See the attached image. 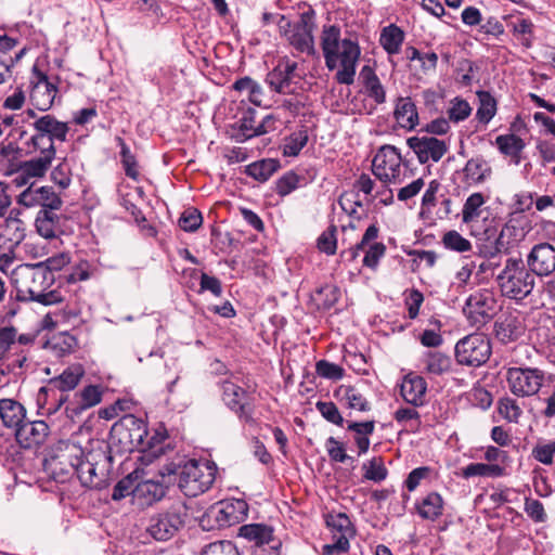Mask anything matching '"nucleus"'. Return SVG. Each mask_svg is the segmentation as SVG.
<instances>
[{
	"label": "nucleus",
	"instance_id": "f257e3e1",
	"mask_svg": "<svg viewBox=\"0 0 555 555\" xmlns=\"http://www.w3.org/2000/svg\"><path fill=\"white\" fill-rule=\"evenodd\" d=\"M321 48L325 65L330 70L340 66L335 76L337 82L341 85L353 83L361 53L358 42L350 38H341L338 26L327 25L322 29Z\"/></svg>",
	"mask_w": 555,
	"mask_h": 555
},
{
	"label": "nucleus",
	"instance_id": "f03ea898",
	"mask_svg": "<svg viewBox=\"0 0 555 555\" xmlns=\"http://www.w3.org/2000/svg\"><path fill=\"white\" fill-rule=\"evenodd\" d=\"M178 475V486L186 496H197L207 491L216 478V468L208 462L188 461L182 466L170 464L160 470V476Z\"/></svg>",
	"mask_w": 555,
	"mask_h": 555
},
{
	"label": "nucleus",
	"instance_id": "7ed1b4c3",
	"mask_svg": "<svg viewBox=\"0 0 555 555\" xmlns=\"http://www.w3.org/2000/svg\"><path fill=\"white\" fill-rule=\"evenodd\" d=\"M498 282L504 296L522 300L532 293L535 276L521 259L508 258L498 275Z\"/></svg>",
	"mask_w": 555,
	"mask_h": 555
},
{
	"label": "nucleus",
	"instance_id": "20e7f679",
	"mask_svg": "<svg viewBox=\"0 0 555 555\" xmlns=\"http://www.w3.org/2000/svg\"><path fill=\"white\" fill-rule=\"evenodd\" d=\"M74 457L72 466L75 468L78 479L83 487L100 489L105 483V469L108 457L103 451H94L86 456L80 448L69 447Z\"/></svg>",
	"mask_w": 555,
	"mask_h": 555
},
{
	"label": "nucleus",
	"instance_id": "39448f33",
	"mask_svg": "<svg viewBox=\"0 0 555 555\" xmlns=\"http://www.w3.org/2000/svg\"><path fill=\"white\" fill-rule=\"evenodd\" d=\"M67 131L65 122L57 121L50 115L37 119V149L41 150L40 156L37 157V178L43 175L54 158L55 149L52 141H65Z\"/></svg>",
	"mask_w": 555,
	"mask_h": 555
},
{
	"label": "nucleus",
	"instance_id": "423d86ee",
	"mask_svg": "<svg viewBox=\"0 0 555 555\" xmlns=\"http://www.w3.org/2000/svg\"><path fill=\"white\" fill-rule=\"evenodd\" d=\"M373 173L385 183H401L409 177L408 165L392 145L382 146L372 163Z\"/></svg>",
	"mask_w": 555,
	"mask_h": 555
},
{
	"label": "nucleus",
	"instance_id": "0eeeda50",
	"mask_svg": "<svg viewBox=\"0 0 555 555\" xmlns=\"http://www.w3.org/2000/svg\"><path fill=\"white\" fill-rule=\"evenodd\" d=\"M546 374L538 367L513 366L505 373L509 391L518 398L537 395L544 385Z\"/></svg>",
	"mask_w": 555,
	"mask_h": 555
},
{
	"label": "nucleus",
	"instance_id": "6e6552de",
	"mask_svg": "<svg viewBox=\"0 0 555 555\" xmlns=\"http://www.w3.org/2000/svg\"><path fill=\"white\" fill-rule=\"evenodd\" d=\"M280 33L284 35L292 47L297 51L307 53L309 55L315 54L314 40L312 31L314 24L310 13H302L300 21L292 25L291 22L284 16H279Z\"/></svg>",
	"mask_w": 555,
	"mask_h": 555
},
{
	"label": "nucleus",
	"instance_id": "1a4fd4ad",
	"mask_svg": "<svg viewBox=\"0 0 555 555\" xmlns=\"http://www.w3.org/2000/svg\"><path fill=\"white\" fill-rule=\"evenodd\" d=\"M490 354V341L482 334L468 335L455 345V358L461 365L480 366Z\"/></svg>",
	"mask_w": 555,
	"mask_h": 555
},
{
	"label": "nucleus",
	"instance_id": "9d476101",
	"mask_svg": "<svg viewBox=\"0 0 555 555\" xmlns=\"http://www.w3.org/2000/svg\"><path fill=\"white\" fill-rule=\"evenodd\" d=\"M498 310V301L492 292L488 289L472 294L464 307V313L470 324L480 327L489 322Z\"/></svg>",
	"mask_w": 555,
	"mask_h": 555
},
{
	"label": "nucleus",
	"instance_id": "9b49d317",
	"mask_svg": "<svg viewBox=\"0 0 555 555\" xmlns=\"http://www.w3.org/2000/svg\"><path fill=\"white\" fill-rule=\"evenodd\" d=\"M185 515L182 507L173 506L151 517L147 532L157 541L170 540L183 527Z\"/></svg>",
	"mask_w": 555,
	"mask_h": 555
},
{
	"label": "nucleus",
	"instance_id": "f8f14e48",
	"mask_svg": "<svg viewBox=\"0 0 555 555\" xmlns=\"http://www.w3.org/2000/svg\"><path fill=\"white\" fill-rule=\"evenodd\" d=\"M241 537L254 541L259 555H282V541L274 535L271 526L263 524L245 525L240 529Z\"/></svg>",
	"mask_w": 555,
	"mask_h": 555
},
{
	"label": "nucleus",
	"instance_id": "ddd939ff",
	"mask_svg": "<svg viewBox=\"0 0 555 555\" xmlns=\"http://www.w3.org/2000/svg\"><path fill=\"white\" fill-rule=\"evenodd\" d=\"M406 144L422 164L439 162L449 150L444 140L433 135L412 137L406 140Z\"/></svg>",
	"mask_w": 555,
	"mask_h": 555
},
{
	"label": "nucleus",
	"instance_id": "4468645a",
	"mask_svg": "<svg viewBox=\"0 0 555 555\" xmlns=\"http://www.w3.org/2000/svg\"><path fill=\"white\" fill-rule=\"evenodd\" d=\"M526 266L534 276L552 275L555 272V247L550 243L534 245L527 255Z\"/></svg>",
	"mask_w": 555,
	"mask_h": 555
},
{
	"label": "nucleus",
	"instance_id": "2eb2a0df",
	"mask_svg": "<svg viewBox=\"0 0 555 555\" xmlns=\"http://www.w3.org/2000/svg\"><path fill=\"white\" fill-rule=\"evenodd\" d=\"M297 63L289 59H284L271 70L266 78L267 83L272 90L279 93H293L296 78H300L296 74Z\"/></svg>",
	"mask_w": 555,
	"mask_h": 555
},
{
	"label": "nucleus",
	"instance_id": "dca6fc26",
	"mask_svg": "<svg viewBox=\"0 0 555 555\" xmlns=\"http://www.w3.org/2000/svg\"><path fill=\"white\" fill-rule=\"evenodd\" d=\"M326 525L333 531L335 542L324 546V553L331 555L335 551L346 552L349 548L348 535L351 533V521L346 514H330L326 517Z\"/></svg>",
	"mask_w": 555,
	"mask_h": 555
},
{
	"label": "nucleus",
	"instance_id": "f3484780",
	"mask_svg": "<svg viewBox=\"0 0 555 555\" xmlns=\"http://www.w3.org/2000/svg\"><path fill=\"white\" fill-rule=\"evenodd\" d=\"M222 400L233 412H235L241 421L253 423V409L244 402L246 397L245 390L236 384L224 380L221 384Z\"/></svg>",
	"mask_w": 555,
	"mask_h": 555
},
{
	"label": "nucleus",
	"instance_id": "a211bd4d",
	"mask_svg": "<svg viewBox=\"0 0 555 555\" xmlns=\"http://www.w3.org/2000/svg\"><path fill=\"white\" fill-rule=\"evenodd\" d=\"M166 494V486L159 480H143L131 490L132 502L141 508L160 501Z\"/></svg>",
	"mask_w": 555,
	"mask_h": 555
},
{
	"label": "nucleus",
	"instance_id": "6ab92c4d",
	"mask_svg": "<svg viewBox=\"0 0 555 555\" xmlns=\"http://www.w3.org/2000/svg\"><path fill=\"white\" fill-rule=\"evenodd\" d=\"M427 384L422 376L408 374L400 386L403 400L413 405L422 406L425 403Z\"/></svg>",
	"mask_w": 555,
	"mask_h": 555
},
{
	"label": "nucleus",
	"instance_id": "aec40b11",
	"mask_svg": "<svg viewBox=\"0 0 555 555\" xmlns=\"http://www.w3.org/2000/svg\"><path fill=\"white\" fill-rule=\"evenodd\" d=\"M57 218L54 211L40 210L37 212V233L43 238V244L37 242V247L41 249V256L48 255L47 243L54 248H57L61 244V240L55 235L54 221Z\"/></svg>",
	"mask_w": 555,
	"mask_h": 555
},
{
	"label": "nucleus",
	"instance_id": "412c9836",
	"mask_svg": "<svg viewBox=\"0 0 555 555\" xmlns=\"http://www.w3.org/2000/svg\"><path fill=\"white\" fill-rule=\"evenodd\" d=\"M85 374V370L80 364L72 365L63 371L57 377H53L49 380V386L41 387L37 393V401H40V395L47 393L50 389H59L61 391H68L74 389L81 377Z\"/></svg>",
	"mask_w": 555,
	"mask_h": 555
},
{
	"label": "nucleus",
	"instance_id": "4be33fe9",
	"mask_svg": "<svg viewBox=\"0 0 555 555\" xmlns=\"http://www.w3.org/2000/svg\"><path fill=\"white\" fill-rule=\"evenodd\" d=\"M102 400V389L100 386L89 385L81 391L74 395V399L66 406V411L72 416L79 415L83 411L99 404Z\"/></svg>",
	"mask_w": 555,
	"mask_h": 555
},
{
	"label": "nucleus",
	"instance_id": "5701e85b",
	"mask_svg": "<svg viewBox=\"0 0 555 555\" xmlns=\"http://www.w3.org/2000/svg\"><path fill=\"white\" fill-rule=\"evenodd\" d=\"M69 256L66 253H57L46 260L37 261V275H42L41 284L50 287L55 281V273L69 263Z\"/></svg>",
	"mask_w": 555,
	"mask_h": 555
},
{
	"label": "nucleus",
	"instance_id": "b1692460",
	"mask_svg": "<svg viewBox=\"0 0 555 555\" xmlns=\"http://www.w3.org/2000/svg\"><path fill=\"white\" fill-rule=\"evenodd\" d=\"M462 172L467 185H477L483 183L491 176L492 169L482 156H475L466 162Z\"/></svg>",
	"mask_w": 555,
	"mask_h": 555
},
{
	"label": "nucleus",
	"instance_id": "393cba45",
	"mask_svg": "<svg viewBox=\"0 0 555 555\" xmlns=\"http://www.w3.org/2000/svg\"><path fill=\"white\" fill-rule=\"evenodd\" d=\"M451 358L440 351H426L421 358V370L431 376H440L450 372Z\"/></svg>",
	"mask_w": 555,
	"mask_h": 555
},
{
	"label": "nucleus",
	"instance_id": "a878e982",
	"mask_svg": "<svg viewBox=\"0 0 555 555\" xmlns=\"http://www.w3.org/2000/svg\"><path fill=\"white\" fill-rule=\"evenodd\" d=\"M31 268H34L33 264L21 267L20 271L16 272L15 278H13V283L16 291L15 298L17 301L27 302L35 300V291L33 288L35 276L30 272Z\"/></svg>",
	"mask_w": 555,
	"mask_h": 555
},
{
	"label": "nucleus",
	"instance_id": "bb28decb",
	"mask_svg": "<svg viewBox=\"0 0 555 555\" xmlns=\"http://www.w3.org/2000/svg\"><path fill=\"white\" fill-rule=\"evenodd\" d=\"M393 115L401 128L412 130L418 125L417 109L410 98L398 99Z\"/></svg>",
	"mask_w": 555,
	"mask_h": 555
},
{
	"label": "nucleus",
	"instance_id": "cd10ccee",
	"mask_svg": "<svg viewBox=\"0 0 555 555\" xmlns=\"http://www.w3.org/2000/svg\"><path fill=\"white\" fill-rule=\"evenodd\" d=\"M244 507L245 503L243 501H236V503L220 502L211 508L210 513L215 515L220 526H231L241 520L238 513Z\"/></svg>",
	"mask_w": 555,
	"mask_h": 555
},
{
	"label": "nucleus",
	"instance_id": "c85d7f7f",
	"mask_svg": "<svg viewBox=\"0 0 555 555\" xmlns=\"http://www.w3.org/2000/svg\"><path fill=\"white\" fill-rule=\"evenodd\" d=\"M57 90L47 76L37 70V109L48 111L55 100Z\"/></svg>",
	"mask_w": 555,
	"mask_h": 555
},
{
	"label": "nucleus",
	"instance_id": "c756f323",
	"mask_svg": "<svg viewBox=\"0 0 555 555\" xmlns=\"http://www.w3.org/2000/svg\"><path fill=\"white\" fill-rule=\"evenodd\" d=\"M26 411L24 406L12 399L0 400V418L4 426L11 428L25 418Z\"/></svg>",
	"mask_w": 555,
	"mask_h": 555
},
{
	"label": "nucleus",
	"instance_id": "7c9ffc66",
	"mask_svg": "<svg viewBox=\"0 0 555 555\" xmlns=\"http://www.w3.org/2000/svg\"><path fill=\"white\" fill-rule=\"evenodd\" d=\"M12 135L14 140L3 145V153L14 152L17 158L31 153L35 146V134H28L26 131L16 129Z\"/></svg>",
	"mask_w": 555,
	"mask_h": 555
},
{
	"label": "nucleus",
	"instance_id": "2f4dec72",
	"mask_svg": "<svg viewBox=\"0 0 555 555\" xmlns=\"http://www.w3.org/2000/svg\"><path fill=\"white\" fill-rule=\"evenodd\" d=\"M496 337L504 344L517 340L524 334L521 322L514 317H507L495 323Z\"/></svg>",
	"mask_w": 555,
	"mask_h": 555
},
{
	"label": "nucleus",
	"instance_id": "473e14b6",
	"mask_svg": "<svg viewBox=\"0 0 555 555\" xmlns=\"http://www.w3.org/2000/svg\"><path fill=\"white\" fill-rule=\"evenodd\" d=\"M360 76L363 80L367 95L372 98L377 104L384 103L386 100L385 89L374 70L370 66H364L361 69Z\"/></svg>",
	"mask_w": 555,
	"mask_h": 555
},
{
	"label": "nucleus",
	"instance_id": "72a5a7b5",
	"mask_svg": "<svg viewBox=\"0 0 555 555\" xmlns=\"http://www.w3.org/2000/svg\"><path fill=\"white\" fill-rule=\"evenodd\" d=\"M443 500L437 492L427 494L417 505L418 515L428 520H435L442 515Z\"/></svg>",
	"mask_w": 555,
	"mask_h": 555
},
{
	"label": "nucleus",
	"instance_id": "f704fd0d",
	"mask_svg": "<svg viewBox=\"0 0 555 555\" xmlns=\"http://www.w3.org/2000/svg\"><path fill=\"white\" fill-rule=\"evenodd\" d=\"M486 204V197L480 192L470 194L462 209V221L466 224L477 222L482 214V206Z\"/></svg>",
	"mask_w": 555,
	"mask_h": 555
},
{
	"label": "nucleus",
	"instance_id": "c9c22d12",
	"mask_svg": "<svg viewBox=\"0 0 555 555\" xmlns=\"http://www.w3.org/2000/svg\"><path fill=\"white\" fill-rule=\"evenodd\" d=\"M347 428L356 434L354 441L359 449V454L366 453L370 448L369 436L372 435L375 429V422H351L348 424Z\"/></svg>",
	"mask_w": 555,
	"mask_h": 555
},
{
	"label": "nucleus",
	"instance_id": "e433bc0d",
	"mask_svg": "<svg viewBox=\"0 0 555 555\" xmlns=\"http://www.w3.org/2000/svg\"><path fill=\"white\" fill-rule=\"evenodd\" d=\"M403 39V31L396 25H389L382 30L379 42L389 54H396L400 51Z\"/></svg>",
	"mask_w": 555,
	"mask_h": 555
},
{
	"label": "nucleus",
	"instance_id": "4c0bfd02",
	"mask_svg": "<svg viewBox=\"0 0 555 555\" xmlns=\"http://www.w3.org/2000/svg\"><path fill=\"white\" fill-rule=\"evenodd\" d=\"M308 130L305 127L292 132L284 139L283 155L297 156L308 143Z\"/></svg>",
	"mask_w": 555,
	"mask_h": 555
},
{
	"label": "nucleus",
	"instance_id": "58836bf2",
	"mask_svg": "<svg viewBox=\"0 0 555 555\" xmlns=\"http://www.w3.org/2000/svg\"><path fill=\"white\" fill-rule=\"evenodd\" d=\"M279 168V163L274 159H261L246 167L245 172L257 181H267Z\"/></svg>",
	"mask_w": 555,
	"mask_h": 555
},
{
	"label": "nucleus",
	"instance_id": "ea45409f",
	"mask_svg": "<svg viewBox=\"0 0 555 555\" xmlns=\"http://www.w3.org/2000/svg\"><path fill=\"white\" fill-rule=\"evenodd\" d=\"M339 393H341V401H344L345 404L351 410L365 412L371 409L370 402L354 387H351V386L340 387Z\"/></svg>",
	"mask_w": 555,
	"mask_h": 555
},
{
	"label": "nucleus",
	"instance_id": "a19ab883",
	"mask_svg": "<svg viewBox=\"0 0 555 555\" xmlns=\"http://www.w3.org/2000/svg\"><path fill=\"white\" fill-rule=\"evenodd\" d=\"M13 173L12 183L16 188H33L35 185V158L21 163Z\"/></svg>",
	"mask_w": 555,
	"mask_h": 555
},
{
	"label": "nucleus",
	"instance_id": "79ce46f5",
	"mask_svg": "<svg viewBox=\"0 0 555 555\" xmlns=\"http://www.w3.org/2000/svg\"><path fill=\"white\" fill-rule=\"evenodd\" d=\"M495 144L502 154L511 157H518L525 149V142L516 134L499 135Z\"/></svg>",
	"mask_w": 555,
	"mask_h": 555
},
{
	"label": "nucleus",
	"instance_id": "37998d69",
	"mask_svg": "<svg viewBox=\"0 0 555 555\" xmlns=\"http://www.w3.org/2000/svg\"><path fill=\"white\" fill-rule=\"evenodd\" d=\"M416 408L401 406L393 413V418L405 429L416 431L421 426V415Z\"/></svg>",
	"mask_w": 555,
	"mask_h": 555
},
{
	"label": "nucleus",
	"instance_id": "c03bdc74",
	"mask_svg": "<svg viewBox=\"0 0 555 555\" xmlns=\"http://www.w3.org/2000/svg\"><path fill=\"white\" fill-rule=\"evenodd\" d=\"M504 475V468L498 464L470 463L463 468V476L470 478L480 477H501Z\"/></svg>",
	"mask_w": 555,
	"mask_h": 555
},
{
	"label": "nucleus",
	"instance_id": "a18cd8bd",
	"mask_svg": "<svg viewBox=\"0 0 555 555\" xmlns=\"http://www.w3.org/2000/svg\"><path fill=\"white\" fill-rule=\"evenodd\" d=\"M15 439L23 449H31L35 446V421L23 420L15 425Z\"/></svg>",
	"mask_w": 555,
	"mask_h": 555
},
{
	"label": "nucleus",
	"instance_id": "49530a36",
	"mask_svg": "<svg viewBox=\"0 0 555 555\" xmlns=\"http://www.w3.org/2000/svg\"><path fill=\"white\" fill-rule=\"evenodd\" d=\"M498 412L505 421L516 424L522 415V410L517 400L507 396L498 401Z\"/></svg>",
	"mask_w": 555,
	"mask_h": 555
},
{
	"label": "nucleus",
	"instance_id": "de8ad7c7",
	"mask_svg": "<svg viewBox=\"0 0 555 555\" xmlns=\"http://www.w3.org/2000/svg\"><path fill=\"white\" fill-rule=\"evenodd\" d=\"M240 132L243 140L250 139L256 135H261L268 132V129L263 125H257L255 119V112L248 111L240 119L238 126Z\"/></svg>",
	"mask_w": 555,
	"mask_h": 555
},
{
	"label": "nucleus",
	"instance_id": "09e8293b",
	"mask_svg": "<svg viewBox=\"0 0 555 555\" xmlns=\"http://www.w3.org/2000/svg\"><path fill=\"white\" fill-rule=\"evenodd\" d=\"M480 105L477 109L476 117L480 122L488 124L496 112V102L488 92L478 93Z\"/></svg>",
	"mask_w": 555,
	"mask_h": 555
},
{
	"label": "nucleus",
	"instance_id": "8fccbe9b",
	"mask_svg": "<svg viewBox=\"0 0 555 555\" xmlns=\"http://www.w3.org/2000/svg\"><path fill=\"white\" fill-rule=\"evenodd\" d=\"M117 141L120 146L121 164L127 177L138 180L140 173L134 155L121 138H117Z\"/></svg>",
	"mask_w": 555,
	"mask_h": 555
},
{
	"label": "nucleus",
	"instance_id": "3c124183",
	"mask_svg": "<svg viewBox=\"0 0 555 555\" xmlns=\"http://www.w3.org/2000/svg\"><path fill=\"white\" fill-rule=\"evenodd\" d=\"M40 204L41 210H57L62 205L60 196L50 186L37 189V204Z\"/></svg>",
	"mask_w": 555,
	"mask_h": 555
},
{
	"label": "nucleus",
	"instance_id": "603ef678",
	"mask_svg": "<svg viewBox=\"0 0 555 555\" xmlns=\"http://www.w3.org/2000/svg\"><path fill=\"white\" fill-rule=\"evenodd\" d=\"M364 478L374 482H380L387 477V469L380 457H374L363 464Z\"/></svg>",
	"mask_w": 555,
	"mask_h": 555
},
{
	"label": "nucleus",
	"instance_id": "864d4df0",
	"mask_svg": "<svg viewBox=\"0 0 555 555\" xmlns=\"http://www.w3.org/2000/svg\"><path fill=\"white\" fill-rule=\"evenodd\" d=\"M533 459L544 465H552L555 455V441H539L531 452Z\"/></svg>",
	"mask_w": 555,
	"mask_h": 555
},
{
	"label": "nucleus",
	"instance_id": "5fc2aeb1",
	"mask_svg": "<svg viewBox=\"0 0 555 555\" xmlns=\"http://www.w3.org/2000/svg\"><path fill=\"white\" fill-rule=\"evenodd\" d=\"M442 242L448 249L459 253H464L472 249L470 242L456 231L447 232L443 235Z\"/></svg>",
	"mask_w": 555,
	"mask_h": 555
},
{
	"label": "nucleus",
	"instance_id": "6e6d98bb",
	"mask_svg": "<svg viewBox=\"0 0 555 555\" xmlns=\"http://www.w3.org/2000/svg\"><path fill=\"white\" fill-rule=\"evenodd\" d=\"M202 222H203L202 215L195 208L185 209L179 219L180 228L186 232L196 231L199 228V225L202 224Z\"/></svg>",
	"mask_w": 555,
	"mask_h": 555
},
{
	"label": "nucleus",
	"instance_id": "4d7b16f0",
	"mask_svg": "<svg viewBox=\"0 0 555 555\" xmlns=\"http://www.w3.org/2000/svg\"><path fill=\"white\" fill-rule=\"evenodd\" d=\"M470 112L472 107L469 106L468 102L459 98L452 100L450 107L448 108L449 118L454 122L466 119L470 115Z\"/></svg>",
	"mask_w": 555,
	"mask_h": 555
},
{
	"label": "nucleus",
	"instance_id": "13d9d810",
	"mask_svg": "<svg viewBox=\"0 0 555 555\" xmlns=\"http://www.w3.org/2000/svg\"><path fill=\"white\" fill-rule=\"evenodd\" d=\"M317 374L321 377L339 380L344 377V369L326 360H320L315 364Z\"/></svg>",
	"mask_w": 555,
	"mask_h": 555
},
{
	"label": "nucleus",
	"instance_id": "bf43d9fd",
	"mask_svg": "<svg viewBox=\"0 0 555 555\" xmlns=\"http://www.w3.org/2000/svg\"><path fill=\"white\" fill-rule=\"evenodd\" d=\"M377 235L378 228L375 224L370 225L366 229L361 242L358 243L354 247H351L348 250H344L341 256L346 257L348 260H354L359 255V250L363 249L367 243L375 240Z\"/></svg>",
	"mask_w": 555,
	"mask_h": 555
},
{
	"label": "nucleus",
	"instance_id": "052dcab7",
	"mask_svg": "<svg viewBox=\"0 0 555 555\" xmlns=\"http://www.w3.org/2000/svg\"><path fill=\"white\" fill-rule=\"evenodd\" d=\"M22 215L20 209H13L10 214V217L5 220L7 229L14 230V233L12 236L9 237L10 241H14L16 243L21 242L24 236V228H23V220L20 218Z\"/></svg>",
	"mask_w": 555,
	"mask_h": 555
},
{
	"label": "nucleus",
	"instance_id": "680f3d73",
	"mask_svg": "<svg viewBox=\"0 0 555 555\" xmlns=\"http://www.w3.org/2000/svg\"><path fill=\"white\" fill-rule=\"evenodd\" d=\"M317 409L321 413V415L328 421L330 423H333L337 426H341L344 423V418L336 406L334 402H323L319 401L317 403Z\"/></svg>",
	"mask_w": 555,
	"mask_h": 555
},
{
	"label": "nucleus",
	"instance_id": "e2e57ef3",
	"mask_svg": "<svg viewBox=\"0 0 555 555\" xmlns=\"http://www.w3.org/2000/svg\"><path fill=\"white\" fill-rule=\"evenodd\" d=\"M202 555H240V553L231 541H217L208 544Z\"/></svg>",
	"mask_w": 555,
	"mask_h": 555
},
{
	"label": "nucleus",
	"instance_id": "0e129e2a",
	"mask_svg": "<svg viewBox=\"0 0 555 555\" xmlns=\"http://www.w3.org/2000/svg\"><path fill=\"white\" fill-rule=\"evenodd\" d=\"M335 233L336 228L332 225L320 235L318 238V247L321 251L327 255H334L336 253L337 241Z\"/></svg>",
	"mask_w": 555,
	"mask_h": 555
},
{
	"label": "nucleus",
	"instance_id": "69168bd1",
	"mask_svg": "<svg viewBox=\"0 0 555 555\" xmlns=\"http://www.w3.org/2000/svg\"><path fill=\"white\" fill-rule=\"evenodd\" d=\"M526 514L535 522H544L546 520V513L543 504L535 499H526L525 507Z\"/></svg>",
	"mask_w": 555,
	"mask_h": 555
},
{
	"label": "nucleus",
	"instance_id": "338daca9",
	"mask_svg": "<svg viewBox=\"0 0 555 555\" xmlns=\"http://www.w3.org/2000/svg\"><path fill=\"white\" fill-rule=\"evenodd\" d=\"M386 247L383 243H374L365 251L363 264L369 268H376L379 259L385 255Z\"/></svg>",
	"mask_w": 555,
	"mask_h": 555
},
{
	"label": "nucleus",
	"instance_id": "774afa93",
	"mask_svg": "<svg viewBox=\"0 0 555 555\" xmlns=\"http://www.w3.org/2000/svg\"><path fill=\"white\" fill-rule=\"evenodd\" d=\"M299 183V177L294 172H287L276 183L278 194L285 196L294 191Z\"/></svg>",
	"mask_w": 555,
	"mask_h": 555
}]
</instances>
